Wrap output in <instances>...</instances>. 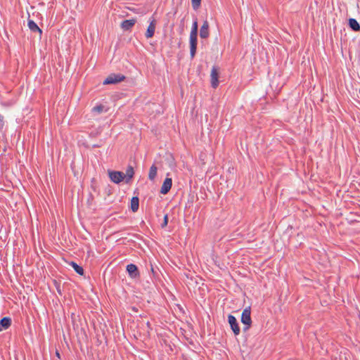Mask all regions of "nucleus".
Wrapping results in <instances>:
<instances>
[{"mask_svg":"<svg viewBox=\"0 0 360 360\" xmlns=\"http://www.w3.org/2000/svg\"><path fill=\"white\" fill-rule=\"evenodd\" d=\"M108 176L115 184H120L125 179V174L122 172L108 170Z\"/></svg>","mask_w":360,"mask_h":360,"instance_id":"7ed1b4c3","label":"nucleus"},{"mask_svg":"<svg viewBox=\"0 0 360 360\" xmlns=\"http://www.w3.org/2000/svg\"><path fill=\"white\" fill-rule=\"evenodd\" d=\"M126 270L129 276L131 278H138L140 277L139 270L136 264H129L127 266Z\"/></svg>","mask_w":360,"mask_h":360,"instance_id":"0eeeda50","label":"nucleus"},{"mask_svg":"<svg viewBox=\"0 0 360 360\" xmlns=\"http://www.w3.org/2000/svg\"><path fill=\"white\" fill-rule=\"evenodd\" d=\"M57 290H58V292L59 293H60V290L58 289V287H57Z\"/></svg>","mask_w":360,"mask_h":360,"instance_id":"a878e982","label":"nucleus"},{"mask_svg":"<svg viewBox=\"0 0 360 360\" xmlns=\"http://www.w3.org/2000/svg\"><path fill=\"white\" fill-rule=\"evenodd\" d=\"M192 7L194 10H197L201 5V0H191Z\"/></svg>","mask_w":360,"mask_h":360,"instance_id":"412c9836","label":"nucleus"},{"mask_svg":"<svg viewBox=\"0 0 360 360\" xmlns=\"http://www.w3.org/2000/svg\"><path fill=\"white\" fill-rule=\"evenodd\" d=\"M348 26L354 32H360V24L354 18H349Z\"/></svg>","mask_w":360,"mask_h":360,"instance_id":"ddd939ff","label":"nucleus"},{"mask_svg":"<svg viewBox=\"0 0 360 360\" xmlns=\"http://www.w3.org/2000/svg\"><path fill=\"white\" fill-rule=\"evenodd\" d=\"M211 77V86L213 89H216L219 84V68L217 66H213L210 74Z\"/></svg>","mask_w":360,"mask_h":360,"instance_id":"423d86ee","label":"nucleus"},{"mask_svg":"<svg viewBox=\"0 0 360 360\" xmlns=\"http://www.w3.org/2000/svg\"><path fill=\"white\" fill-rule=\"evenodd\" d=\"M56 356H57L58 358H60V354H59V352H58V351H56Z\"/></svg>","mask_w":360,"mask_h":360,"instance_id":"393cba45","label":"nucleus"},{"mask_svg":"<svg viewBox=\"0 0 360 360\" xmlns=\"http://www.w3.org/2000/svg\"><path fill=\"white\" fill-rule=\"evenodd\" d=\"M158 168L155 164H153L149 170L148 179L151 181L154 180L157 176Z\"/></svg>","mask_w":360,"mask_h":360,"instance_id":"a211bd4d","label":"nucleus"},{"mask_svg":"<svg viewBox=\"0 0 360 360\" xmlns=\"http://www.w3.org/2000/svg\"><path fill=\"white\" fill-rule=\"evenodd\" d=\"M27 26L32 32H38L39 36H41L42 30L39 27V26L33 20L28 19Z\"/></svg>","mask_w":360,"mask_h":360,"instance_id":"f8f14e48","label":"nucleus"},{"mask_svg":"<svg viewBox=\"0 0 360 360\" xmlns=\"http://www.w3.org/2000/svg\"><path fill=\"white\" fill-rule=\"evenodd\" d=\"M168 224V215L165 214L164 217L163 222L161 224V228L164 229L167 226Z\"/></svg>","mask_w":360,"mask_h":360,"instance_id":"4be33fe9","label":"nucleus"},{"mask_svg":"<svg viewBox=\"0 0 360 360\" xmlns=\"http://www.w3.org/2000/svg\"><path fill=\"white\" fill-rule=\"evenodd\" d=\"M105 193L109 196L112 194V188L108 185L105 188Z\"/></svg>","mask_w":360,"mask_h":360,"instance_id":"5701e85b","label":"nucleus"},{"mask_svg":"<svg viewBox=\"0 0 360 360\" xmlns=\"http://www.w3.org/2000/svg\"><path fill=\"white\" fill-rule=\"evenodd\" d=\"M146 325H147V326H148V328L151 329L150 322H148H148H147V323H146Z\"/></svg>","mask_w":360,"mask_h":360,"instance_id":"b1692460","label":"nucleus"},{"mask_svg":"<svg viewBox=\"0 0 360 360\" xmlns=\"http://www.w3.org/2000/svg\"><path fill=\"white\" fill-rule=\"evenodd\" d=\"M104 108H105V106L103 105L99 104V105L94 106L92 108V111L100 114L104 111Z\"/></svg>","mask_w":360,"mask_h":360,"instance_id":"aec40b11","label":"nucleus"},{"mask_svg":"<svg viewBox=\"0 0 360 360\" xmlns=\"http://www.w3.org/2000/svg\"><path fill=\"white\" fill-rule=\"evenodd\" d=\"M125 178H126V182L128 183L134 176V170L132 166L129 165L126 170Z\"/></svg>","mask_w":360,"mask_h":360,"instance_id":"dca6fc26","label":"nucleus"},{"mask_svg":"<svg viewBox=\"0 0 360 360\" xmlns=\"http://www.w3.org/2000/svg\"><path fill=\"white\" fill-rule=\"evenodd\" d=\"M189 45H190V56L191 58L193 59L195 56L198 46V35L190 34L189 37Z\"/></svg>","mask_w":360,"mask_h":360,"instance_id":"39448f33","label":"nucleus"},{"mask_svg":"<svg viewBox=\"0 0 360 360\" xmlns=\"http://www.w3.org/2000/svg\"><path fill=\"white\" fill-rule=\"evenodd\" d=\"M167 176H169V174H167ZM172 186V179L167 176L161 186L160 191V193L163 194V195L167 194L169 192Z\"/></svg>","mask_w":360,"mask_h":360,"instance_id":"6e6552de","label":"nucleus"},{"mask_svg":"<svg viewBox=\"0 0 360 360\" xmlns=\"http://www.w3.org/2000/svg\"><path fill=\"white\" fill-rule=\"evenodd\" d=\"M242 323L244 325L243 330V332L248 331L252 326L251 319V309L250 307H248L242 312L241 319Z\"/></svg>","mask_w":360,"mask_h":360,"instance_id":"f257e3e1","label":"nucleus"},{"mask_svg":"<svg viewBox=\"0 0 360 360\" xmlns=\"http://www.w3.org/2000/svg\"><path fill=\"white\" fill-rule=\"evenodd\" d=\"M126 77L122 74L112 73L103 81V84H115L124 81Z\"/></svg>","mask_w":360,"mask_h":360,"instance_id":"f03ea898","label":"nucleus"},{"mask_svg":"<svg viewBox=\"0 0 360 360\" xmlns=\"http://www.w3.org/2000/svg\"><path fill=\"white\" fill-rule=\"evenodd\" d=\"M139 207V198L137 196H134L131 199L130 209L133 212L138 211Z\"/></svg>","mask_w":360,"mask_h":360,"instance_id":"2eb2a0df","label":"nucleus"},{"mask_svg":"<svg viewBox=\"0 0 360 360\" xmlns=\"http://www.w3.org/2000/svg\"><path fill=\"white\" fill-rule=\"evenodd\" d=\"M228 322L230 325L231 329L232 330L233 334L236 336L238 335L240 333V328L236 318L232 314H229Z\"/></svg>","mask_w":360,"mask_h":360,"instance_id":"20e7f679","label":"nucleus"},{"mask_svg":"<svg viewBox=\"0 0 360 360\" xmlns=\"http://www.w3.org/2000/svg\"><path fill=\"white\" fill-rule=\"evenodd\" d=\"M136 22V19L124 20L121 23V27L125 30H130Z\"/></svg>","mask_w":360,"mask_h":360,"instance_id":"9b49d317","label":"nucleus"},{"mask_svg":"<svg viewBox=\"0 0 360 360\" xmlns=\"http://www.w3.org/2000/svg\"><path fill=\"white\" fill-rule=\"evenodd\" d=\"M11 325L10 317H4L0 320V331L8 329Z\"/></svg>","mask_w":360,"mask_h":360,"instance_id":"4468645a","label":"nucleus"},{"mask_svg":"<svg viewBox=\"0 0 360 360\" xmlns=\"http://www.w3.org/2000/svg\"><path fill=\"white\" fill-rule=\"evenodd\" d=\"M70 265L74 269L75 272L77 273L79 275H80V276L84 275V270L82 268V266L78 265L76 262H75L73 261L70 262Z\"/></svg>","mask_w":360,"mask_h":360,"instance_id":"f3484780","label":"nucleus"},{"mask_svg":"<svg viewBox=\"0 0 360 360\" xmlns=\"http://www.w3.org/2000/svg\"><path fill=\"white\" fill-rule=\"evenodd\" d=\"M155 27H156V20L154 18H153L150 20V24L147 28L146 32L145 34V36L147 39L151 38L154 36Z\"/></svg>","mask_w":360,"mask_h":360,"instance_id":"9d476101","label":"nucleus"},{"mask_svg":"<svg viewBox=\"0 0 360 360\" xmlns=\"http://www.w3.org/2000/svg\"><path fill=\"white\" fill-rule=\"evenodd\" d=\"M210 25L207 20H205L203 22L202 25L200 30V37L202 39H207L210 36V30H209Z\"/></svg>","mask_w":360,"mask_h":360,"instance_id":"1a4fd4ad","label":"nucleus"},{"mask_svg":"<svg viewBox=\"0 0 360 360\" xmlns=\"http://www.w3.org/2000/svg\"><path fill=\"white\" fill-rule=\"evenodd\" d=\"M198 25L197 18H195L193 22L191 31L190 34H193L194 35H198Z\"/></svg>","mask_w":360,"mask_h":360,"instance_id":"6ab92c4d","label":"nucleus"}]
</instances>
